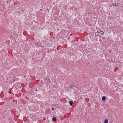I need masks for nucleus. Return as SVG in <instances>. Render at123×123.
Instances as JSON below:
<instances>
[{
  "label": "nucleus",
  "instance_id": "nucleus-2",
  "mask_svg": "<svg viewBox=\"0 0 123 123\" xmlns=\"http://www.w3.org/2000/svg\"><path fill=\"white\" fill-rule=\"evenodd\" d=\"M53 117L52 118V119L53 121H56L57 120L56 118L55 117H54V116H53Z\"/></svg>",
  "mask_w": 123,
  "mask_h": 123
},
{
  "label": "nucleus",
  "instance_id": "nucleus-3",
  "mask_svg": "<svg viewBox=\"0 0 123 123\" xmlns=\"http://www.w3.org/2000/svg\"><path fill=\"white\" fill-rule=\"evenodd\" d=\"M103 32V31H102L100 30H97V33H99L100 32Z\"/></svg>",
  "mask_w": 123,
  "mask_h": 123
},
{
  "label": "nucleus",
  "instance_id": "nucleus-9",
  "mask_svg": "<svg viewBox=\"0 0 123 123\" xmlns=\"http://www.w3.org/2000/svg\"><path fill=\"white\" fill-rule=\"evenodd\" d=\"M104 123H108V121L107 119H106L105 120Z\"/></svg>",
  "mask_w": 123,
  "mask_h": 123
},
{
  "label": "nucleus",
  "instance_id": "nucleus-8",
  "mask_svg": "<svg viewBox=\"0 0 123 123\" xmlns=\"http://www.w3.org/2000/svg\"><path fill=\"white\" fill-rule=\"evenodd\" d=\"M104 33V32H101L100 34H99V36L100 37H101V36Z\"/></svg>",
  "mask_w": 123,
  "mask_h": 123
},
{
  "label": "nucleus",
  "instance_id": "nucleus-13",
  "mask_svg": "<svg viewBox=\"0 0 123 123\" xmlns=\"http://www.w3.org/2000/svg\"><path fill=\"white\" fill-rule=\"evenodd\" d=\"M36 91H37V89H36V90H35Z\"/></svg>",
  "mask_w": 123,
  "mask_h": 123
},
{
  "label": "nucleus",
  "instance_id": "nucleus-14",
  "mask_svg": "<svg viewBox=\"0 0 123 123\" xmlns=\"http://www.w3.org/2000/svg\"><path fill=\"white\" fill-rule=\"evenodd\" d=\"M25 76H24V77H25Z\"/></svg>",
  "mask_w": 123,
  "mask_h": 123
},
{
  "label": "nucleus",
  "instance_id": "nucleus-10",
  "mask_svg": "<svg viewBox=\"0 0 123 123\" xmlns=\"http://www.w3.org/2000/svg\"><path fill=\"white\" fill-rule=\"evenodd\" d=\"M98 33H97V32H95V34L96 36H99V34L98 33Z\"/></svg>",
  "mask_w": 123,
  "mask_h": 123
},
{
  "label": "nucleus",
  "instance_id": "nucleus-6",
  "mask_svg": "<svg viewBox=\"0 0 123 123\" xmlns=\"http://www.w3.org/2000/svg\"><path fill=\"white\" fill-rule=\"evenodd\" d=\"M106 99V97L105 96H103L102 98V100L103 101H105Z\"/></svg>",
  "mask_w": 123,
  "mask_h": 123
},
{
  "label": "nucleus",
  "instance_id": "nucleus-12",
  "mask_svg": "<svg viewBox=\"0 0 123 123\" xmlns=\"http://www.w3.org/2000/svg\"><path fill=\"white\" fill-rule=\"evenodd\" d=\"M51 109L52 110H54V108H51Z\"/></svg>",
  "mask_w": 123,
  "mask_h": 123
},
{
  "label": "nucleus",
  "instance_id": "nucleus-11",
  "mask_svg": "<svg viewBox=\"0 0 123 123\" xmlns=\"http://www.w3.org/2000/svg\"><path fill=\"white\" fill-rule=\"evenodd\" d=\"M119 3H117V6H119Z\"/></svg>",
  "mask_w": 123,
  "mask_h": 123
},
{
  "label": "nucleus",
  "instance_id": "nucleus-1",
  "mask_svg": "<svg viewBox=\"0 0 123 123\" xmlns=\"http://www.w3.org/2000/svg\"><path fill=\"white\" fill-rule=\"evenodd\" d=\"M69 103L71 106H72L73 103V101H70L69 102Z\"/></svg>",
  "mask_w": 123,
  "mask_h": 123
},
{
  "label": "nucleus",
  "instance_id": "nucleus-4",
  "mask_svg": "<svg viewBox=\"0 0 123 123\" xmlns=\"http://www.w3.org/2000/svg\"><path fill=\"white\" fill-rule=\"evenodd\" d=\"M37 97L38 98H40L41 97V95L39 94H38L37 95Z\"/></svg>",
  "mask_w": 123,
  "mask_h": 123
},
{
  "label": "nucleus",
  "instance_id": "nucleus-5",
  "mask_svg": "<svg viewBox=\"0 0 123 123\" xmlns=\"http://www.w3.org/2000/svg\"><path fill=\"white\" fill-rule=\"evenodd\" d=\"M112 5L113 6H114L116 7L117 6V4L116 3H112Z\"/></svg>",
  "mask_w": 123,
  "mask_h": 123
},
{
  "label": "nucleus",
  "instance_id": "nucleus-7",
  "mask_svg": "<svg viewBox=\"0 0 123 123\" xmlns=\"http://www.w3.org/2000/svg\"><path fill=\"white\" fill-rule=\"evenodd\" d=\"M68 87L69 88H71V89H73V86L71 85H69Z\"/></svg>",
  "mask_w": 123,
  "mask_h": 123
}]
</instances>
